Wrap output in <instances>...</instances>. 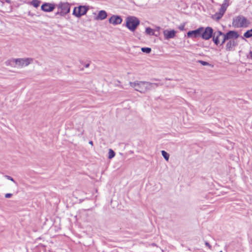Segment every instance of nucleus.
Segmentation results:
<instances>
[{
  "mask_svg": "<svg viewBox=\"0 0 252 252\" xmlns=\"http://www.w3.org/2000/svg\"><path fill=\"white\" fill-rule=\"evenodd\" d=\"M129 85L136 91L141 94H145L147 92L155 89L158 86V84L153 83L147 81H135L129 82Z\"/></svg>",
  "mask_w": 252,
  "mask_h": 252,
  "instance_id": "f257e3e1",
  "label": "nucleus"
},
{
  "mask_svg": "<svg viewBox=\"0 0 252 252\" xmlns=\"http://www.w3.org/2000/svg\"><path fill=\"white\" fill-rule=\"evenodd\" d=\"M59 14L60 15V11H58L56 13V15H58Z\"/></svg>",
  "mask_w": 252,
  "mask_h": 252,
  "instance_id": "f704fd0d",
  "label": "nucleus"
},
{
  "mask_svg": "<svg viewBox=\"0 0 252 252\" xmlns=\"http://www.w3.org/2000/svg\"><path fill=\"white\" fill-rule=\"evenodd\" d=\"M58 8L60 10V15L64 16L70 12V4L68 2H60L58 5Z\"/></svg>",
  "mask_w": 252,
  "mask_h": 252,
  "instance_id": "20e7f679",
  "label": "nucleus"
},
{
  "mask_svg": "<svg viewBox=\"0 0 252 252\" xmlns=\"http://www.w3.org/2000/svg\"><path fill=\"white\" fill-rule=\"evenodd\" d=\"M220 39H221V36L219 34V32H215L214 33L213 40L217 45H219L220 43Z\"/></svg>",
  "mask_w": 252,
  "mask_h": 252,
  "instance_id": "4468645a",
  "label": "nucleus"
},
{
  "mask_svg": "<svg viewBox=\"0 0 252 252\" xmlns=\"http://www.w3.org/2000/svg\"><path fill=\"white\" fill-rule=\"evenodd\" d=\"M202 30L203 27H200L195 30L189 31L187 33V35L189 37L196 38L201 37V34Z\"/></svg>",
  "mask_w": 252,
  "mask_h": 252,
  "instance_id": "1a4fd4ad",
  "label": "nucleus"
},
{
  "mask_svg": "<svg viewBox=\"0 0 252 252\" xmlns=\"http://www.w3.org/2000/svg\"><path fill=\"white\" fill-rule=\"evenodd\" d=\"M213 34V30L212 28L208 27L204 29L203 28L201 34V37L205 40H208L212 37Z\"/></svg>",
  "mask_w": 252,
  "mask_h": 252,
  "instance_id": "39448f33",
  "label": "nucleus"
},
{
  "mask_svg": "<svg viewBox=\"0 0 252 252\" xmlns=\"http://www.w3.org/2000/svg\"><path fill=\"white\" fill-rule=\"evenodd\" d=\"M115 156V153L114 152V151L112 150L111 149H110L109 150V152H108V158L109 159H111L112 158H114Z\"/></svg>",
  "mask_w": 252,
  "mask_h": 252,
  "instance_id": "aec40b11",
  "label": "nucleus"
},
{
  "mask_svg": "<svg viewBox=\"0 0 252 252\" xmlns=\"http://www.w3.org/2000/svg\"><path fill=\"white\" fill-rule=\"evenodd\" d=\"M89 144L93 145V142L92 141H90L89 142Z\"/></svg>",
  "mask_w": 252,
  "mask_h": 252,
  "instance_id": "2f4dec72",
  "label": "nucleus"
},
{
  "mask_svg": "<svg viewBox=\"0 0 252 252\" xmlns=\"http://www.w3.org/2000/svg\"><path fill=\"white\" fill-rule=\"evenodd\" d=\"M175 34L176 32L174 30H165L163 32V34L165 39H169L174 38L175 36Z\"/></svg>",
  "mask_w": 252,
  "mask_h": 252,
  "instance_id": "f8f14e48",
  "label": "nucleus"
},
{
  "mask_svg": "<svg viewBox=\"0 0 252 252\" xmlns=\"http://www.w3.org/2000/svg\"><path fill=\"white\" fill-rule=\"evenodd\" d=\"M250 21L243 16H237V27L246 28L250 25Z\"/></svg>",
  "mask_w": 252,
  "mask_h": 252,
  "instance_id": "423d86ee",
  "label": "nucleus"
},
{
  "mask_svg": "<svg viewBox=\"0 0 252 252\" xmlns=\"http://www.w3.org/2000/svg\"><path fill=\"white\" fill-rule=\"evenodd\" d=\"M235 20H233V25H234V26L235 25Z\"/></svg>",
  "mask_w": 252,
  "mask_h": 252,
  "instance_id": "c9c22d12",
  "label": "nucleus"
},
{
  "mask_svg": "<svg viewBox=\"0 0 252 252\" xmlns=\"http://www.w3.org/2000/svg\"><path fill=\"white\" fill-rule=\"evenodd\" d=\"M226 7L225 4H222L220 8V9L219 12H218L220 14V16H222L224 14L225 11H226Z\"/></svg>",
  "mask_w": 252,
  "mask_h": 252,
  "instance_id": "f3484780",
  "label": "nucleus"
},
{
  "mask_svg": "<svg viewBox=\"0 0 252 252\" xmlns=\"http://www.w3.org/2000/svg\"><path fill=\"white\" fill-rule=\"evenodd\" d=\"M250 56L251 58H252V51L250 52Z\"/></svg>",
  "mask_w": 252,
  "mask_h": 252,
  "instance_id": "7c9ffc66",
  "label": "nucleus"
},
{
  "mask_svg": "<svg viewBox=\"0 0 252 252\" xmlns=\"http://www.w3.org/2000/svg\"><path fill=\"white\" fill-rule=\"evenodd\" d=\"M141 50L144 53L149 54L151 52V48L149 47H143L141 48Z\"/></svg>",
  "mask_w": 252,
  "mask_h": 252,
  "instance_id": "5701e85b",
  "label": "nucleus"
},
{
  "mask_svg": "<svg viewBox=\"0 0 252 252\" xmlns=\"http://www.w3.org/2000/svg\"><path fill=\"white\" fill-rule=\"evenodd\" d=\"M184 28H185V25H180L179 27V29L181 31H183L184 30Z\"/></svg>",
  "mask_w": 252,
  "mask_h": 252,
  "instance_id": "c85d7f7f",
  "label": "nucleus"
},
{
  "mask_svg": "<svg viewBox=\"0 0 252 252\" xmlns=\"http://www.w3.org/2000/svg\"><path fill=\"white\" fill-rule=\"evenodd\" d=\"M214 16L217 20H219L222 17V16H220V14H219V13H216L215 14Z\"/></svg>",
  "mask_w": 252,
  "mask_h": 252,
  "instance_id": "393cba45",
  "label": "nucleus"
},
{
  "mask_svg": "<svg viewBox=\"0 0 252 252\" xmlns=\"http://www.w3.org/2000/svg\"><path fill=\"white\" fill-rule=\"evenodd\" d=\"M32 58H18L16 59L17 66L23 67V66H27L32 62Z\"/></svg>",
  "mask_w": 252,
  "mask_h": 252,
  "instance_id": "6e6552de",
  "label": "nucleus"
},
{
  "mask_svg": "<svg viewBox=\"0 0 252 252\" xmlns=\"http://www.w3.org/2000/svg\"><path fill=\"white\" fill-rule=\"evenodd\" d=\"M5 177L8 179V180H11L14 182H15L14 179L10 176H8V175H5Z\"/></svg>",
  "mask_w": 252,
  "mask_h": 252,
  "instance_id": "a878e982",
  "label": "nucleus"
},
{
  "mask_svg": "<svg viewBox=\"0 0 252 252\" xmlns=\"http://www.w3.org/2000/svg\"><path fill=\"white\" fill-rule=\"evenodd\" d=\"M40 2L38 0H32L31 2V4L35 7L39 6Z\"/></svg>",
  "mask_w": 252,
  "mask_h": 252,
  "instance_id": "4be33fe9",
  "label": "nucleus"
},
{
  "mask_svg": "<svg viewBox=\"0 0 252 252\" xmlns=\"http://www.w3.org/2000/svg\"><path fill=\"white\" fill-rule=\"evenodd\" d=\"M244 37L247 38L252 37V29L245 32L244 34Z\"/></svg>",
  "mask_w": 252,
  "mask_h": 252,
  "instance_id": "a211bd4d",
  "label": "nucleus"
},
{
  "mask_svg": "<svg viewBox=\"0 0 252 252\" xmlns=\"http://www.w3.org/2000/svg\"><path fill=\"white\" fill-rule=\"evenodd\" d=\"M89 65H90L89 63H88V64H86V65H85V67H86V68H87V67H88L89 66Z\"/></svg>",
  "mask_w": 252,
  "mask_h": 252,
  "instance_id": "473e14b6",
  "label": "nucleus"
},
{
  "mask_svg": "<svg viewBox=\"0 0 252 252\" xmlns=\"http://www.w3.org/2000/svg\"><path fill=\"white\" fill-rule=\"evenodd\" d=\"M12 195V193H6L5 194V197L7 198H10Z\"/></svg>",
  "mask_w": 252,
  "mask_h": 252,
  "instance_id": "bb28decb",
  "label": "nucleus"
},
{
  "mask_svg": "<svg viewBox=\"0 0 252 252\" xmlns=\"http://www.w3.org/2000/svg\"><path fill=\"white\" fill-rule=\"evenodd\" d=\"M219 34L221 36V43L223 44L225 41H227L231 39H236V32L230 31L226 34L222 33L221 32L219 31Z\"/></svg>",
  "mask_w": 252,
  "mask_h": 252,
  "instance_id": "7ed1b4c3",
  "label": "nucleus"
},
{
  "mask_svg": "<svg viewBox=\"0 0 252 252\" xmlns=\"http://www.w3.org/2000/svg\"><path fill=\"white\" fill-rule=\"evenodd\" d=\"M226 42H227L226 45V50L229 51L235 50V47L236 45L235 39H231Z\"/></svg>",
  "mask_w": 252,
  "mask_h": 252,
  "instance_id": "ddd939ff",
  "label": "nucleus"
},
{
  "mask_svg": "<svg viewBox=\"0 0 252 252\" xmlns=\"http://www.w3.org/2000/svg\"><path fill=\"white\" fill-rule=\"evenodd\" d=\"M220 252H222V251H220Z\"/></svg>",
  "mask_w": 252,
  "mask_h": 252,
  "instance_id": "4c0bfd02",
  "label": "nucleus"
},
{
  "mask_svg": "<svg viewBox=\"0 0 252 252\" xmlns=\"http://www.w3.org/2000/svg\"><path fill=\"white\" fill-rule=\"evenodd\" d=\"M139 24V20L135 17L129 16L126 18V26L131 31H134Z\"/></svg>",
  "mask_w": 252,
  "mask_h": 252,
  "instance_id": "f03ea898",
  "label": "nucleus"
},
{
  "mask_svg": "<svg viewBox=\"0 0 252 252\" xmlns=\"http://www.w3.org/2000/svg\"><path fill=\"white\" fill-rule=\"evenodd\" d=\"M5 63L7 66H11L13 67H16L17 66L16 59L8 60L5 62Z\"/></svg>",
  "mask_w": 252,
  "mask_h": 252,
  "instance_id": "2eb2a0df",
  "label": "nucleus"
},
{
  "mask_svg": "<svg viewBox=\"0 0 252 252\" xmlns=\"http://www.w3.org/2000/svg\"><path fill=\"white\" fill-rule=\"evenodd\" d=\"M145 32L147 34L152 35L154 34V31L150 28V27H148L146 29Z\"/></svg>",
  "mask_w": 252,
  "mask_h": 252,
  "instance_id": "6ab92c4d",
  "label": "nucleus"
},
{
  "mask_svg": "<svg viewBox=\"0 0 252 252\" xmlns=\"http://www.w3.org/2000/svg\"><path fill=\"white\" fill-rule=\"evenodd\" d=\"M228 1H229V0H224L223 3H222V4H225L226 8L228 6Z\"/></svg>",
  "mask_w": 252,
  "mask_h": 252,
  "instance_id": "cd10ccee",
  "label": "nucleus"
},
{
  "mask_svg": "<svg viewBox=\"0 0 252 252\" xmlns=\"http://www.w3.org/2000/svg\"><path fill=\"white\" fill-rule=\"evenodd\" d=\"M88 8L85 6H79L78 7H75L73 10V14L77 17H80L81 16L86 14Z\"/></svg>",
  "mask_w": 252,
  "mask_h": 252,
  "instance_id": "0eeeda50",
  "label": "nucleus"
},
{
  "mask_svg": "<svg viewBox=\"0 0 252 252\" xmlns=\"http://www.w3.org/2000/svg\"><path fill=\"white\" fill-rule=\"evenodd\" d=\"M6 1L7 2H9V0H6Z\"/></svg>",
  "mask_w": 252,
  "mask_h": 252,
  "instance_id": "e433bc0d",
  "label": "nucleus"
},
{
  "mask_svg": "<svg viewBox=\"0 0 252 252\" xmlns=\"http://www.w3.org/2000/svg\"><path fill=\"white\" fill-rule=\"evenodd\" d=\"M205 245L206 246H207L209 249H211V245L209 244V243L208 242H205Z\"/></svg>",
  "mask_w": 252,
  "mask_h": 252,
  "instance_id": "c756f323",
  "label": "nucleus"
},
{
  "mask_svg": "<svg viewBox=\"0 0 252 252\" xmlns=\"http://www.w3.org/2000/svg\"><path fill=\"white\" fill-rule=\"evenodd\" d=\"M161 154L166 161L169 160V155L165 151H161Z\"/></svg>",
  "mask_w": 252,
  "mask_h": 252,
  "instance_id": "412c9836",
  "label": "nucleus"
},
{
  "mask_svg": "<svg viewBox=\"0 0 252 252\" xmlns=\"http://www.w3.org/2000/svg\"><path fill=\"white\" fill-rule=\"evenodd\" d=\"M106 17H107V13L106 12V11L104 10H100L99 12L96 19L97 20H104V19H105L106 18Z\"/></svg>",
  "mask_w": 252,
  "mask_h": 252,
  "instance_id": "dca6fc26",
  "label": "nucleus"
},
{
  "mask_svg": "<svg viewBox=\"0 0 252 252\" xmlns=\"http://www.w3.org/2000/svg\"><path fill=\"white\" fill-rule=\"evenodd\" d=\"M41 10L47 12L53 11L55 8V4L50 3H44L41 7Z\"/></svg>",
  "mask_w": 252,
  "mask_h": 252,
  "instance_id": "9d476101",
  "label": "nucleus"
},
{
  "mask_svg": "<svg viewBox=\"0 0 252 252\" xmlns=\"http://www.w3.org/2000/svg\"><path fill=\"white\" fill-rule=\"evenodd\" d=\"M109 22L110 23L116 25L121 24L122 22V19L119 16L113 15L109 18Z\"/></svg>",
  "mask_w": 252,
  "mask_h": 252,
  "instance_id": "9b49d317",
  "label": "nucleus"
},
{
  "mask_svg": "<svg viewBox=\"0 0 252 252\" xmlns=\"http://www.w3.org/2000/svg\"><path fill=\"white\" fill-rule=\"evenodd\" d=\"M197 62L201 64H202V65H204V66H206V65L211 66V65L209 63H208L207 62L203 61L198 60L197 61Z\"/></svg>",
  "mask_w": 252,
  "mask_h": 252,
  "instance_id": "b1692460",
  "label": "nucleus"
},
{
  "mask_svg": "<svg viewBox=\"0 0 252 252\" xmlns=\"http://www.w3.org/2000/svg\"><path fill=\"white\" fill-rule=\"evenodd\" d=\"M83 133H84V130L81 131L80 135H82L83 134Z\"/></svg>",
  "mask_w": 252,
  "mask_h": 252,
  "instance_id": "72a5a7b5",
  "label": "nucleus"
}]
</instances>
